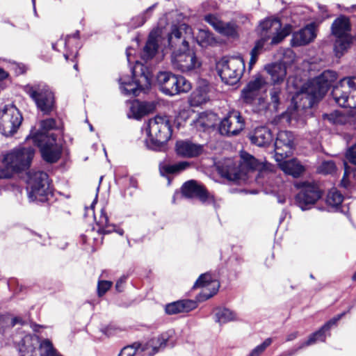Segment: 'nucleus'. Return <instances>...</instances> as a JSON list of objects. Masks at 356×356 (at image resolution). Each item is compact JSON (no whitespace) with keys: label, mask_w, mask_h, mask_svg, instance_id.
I'll return each mask as SVG.
<instances>
[{"label":"nucleus","mask_w":356,"mask_h":356,"mask_svg":"<svg viewBox=\"0 0 356 356\" xmlns=\"http://www.w3.org/2000/svg\"><path fill=\"white\" fill-rule=\"evenodd\" d=\"M193 39L192 29L185 24L173 26L168 36L172 65L182 73H194L201 66L195 52L189 48V42Z\"/></svg>","instance_id":"f257e3e1"},{"label":"nucleus","mask_w":356,"mask_h":356,"mask_svg":"<svg viewBox=\"0 0 356 356\" xmlns=\"http://www.w3.org/2000/svg\"><path fill=\"white\" fill-rule=\"evenodd\" d=\"M280 28L281 23L277 19L266 18L260 22L258 28L260 39L256 41L254 47L250 51L249 70H251L257 63L264 45L269 40H270V44H277L289 34V31L286 29L279 31Z\"/></svg>","instance_id":"f03ea898"},{"label":"nucleus","mask_w":356,"mask_h":356,"mask_svg":"<svg viewBox=\"0 0 356 356\" xmlns=\"http://www.w3.org/2000/svg\"><path fill=\"white\" fill-rule=\"evenodd\" d=\"M146 147L154 151L165 149L172 136V127L167 116L156 115L149 120L147 126Z\"/></svg>","instance_id":"7ed1b4c3"},{"label":"nucleus","mask_w":356,"mask_h":356,"mask_svg":"<svg viewBox=\"0 0 356 356\" xmlns=\"http://www.w3.org/2000/svg\"><path fill=\"white\" fill-rule=\"evenodd\" d=\"M131 72V80L129 77H122L119 82L123 94L136 97L143 90L150 86L152 75L148 69L138 61L136 62Z\"/></svg>","instance_id":"20e7f679"},{"label":"nucleus","mask_w":356,"mask_h":356,"mask_svg":"<svg viewBox=\"0 0 356 356\" xmlns=\"http://www.w3.org/2000/svg\"><path fill=\"white\" fill-rule=\"evenodd\" d=\"M20 356H63L48 339L42 341L35 334L24 336L19 344Z\"/></svg>","instance_id":"39448f33"},{"label":"nucleus","mask_w":356,"mask_h":356,"mask_svg":"<svg viewBox=\"0 0 356 356\" xmlns=\"http://www.w3.org/2000/svg\"><path fill=\"white\" fill-rule=\"evenodd\" d=\"M26 191L30 202H44L50 194L49 176L43 171L31 170L27 173Z\"/></svg>","instance_id":"423d86ee"},{"label":"nucleus","mask_w":356,"mask_h":356,"mask_svg":"<svg viewBox=\"0 0 356 356\" xmlns=\"http://www.w3.org/2000/svg\"><path fill=\"white\" fill-rule=\"evenodd\" d=\"M24 91L35 102L38 109L44 114H49L53 111L55 104L54 94L46 83L40 82L27 84L24 87Z\"/></svg>","instance_id":"0eeeda50"},{"label":"nucleus","mask_w":356,"mask_h":356,"mask_svg":"<svg viewBox=\"0 0 356 356\" xmlns=\"http://www.w3.org/2000/svg\"><path fill=\"white\" fill-rule=\"evenodd\" d=\"M216 69L222 81L232 86L240 81L245 70V63L241 56L223 57L217 63Z\"/></svg>","instance_id":"6e6552de"},{"label":"nucleus","mask_w":356,"mask_h":356,"mask_svg":"<svg viewBox=\"0 0 356 356\" xmlns=\"http://www.w3.org/2000/svg\"><path fill=\"white\" fill-rule=\"evenodd\" d=\"M156 83L160 90L169 96L188 92L191 89V83L185 77L170 72H159L156 75Z\"/></svg>","instance_id":"1a4fd4ad"},{"label":"nucleus","mask_w":356,"mask_h":356,"mask_svg":"<svg viewBox=\"0 0 356 356\" xmlns=\"http://www.w3.org/2000/svg\"><path fill=\"white\" fill-rule=\"evenodd\" d=\"M34 154L35 149L33 147H20L7 154L3 161L8 170L19 172L26 170L30 167Z\"/></svg>","instance_id":"9d476101"},{"label":"nucleus","mask_w":356,"mask_h":356,"mask_svg":"<svg viewBox=\"0 0 356 356\" xmlns=\"http://www.w3.org/2000/svg\"><path fill=\"white\" fill-rule=\"evenodd\" d=\"M33 143L40 147L42 159L48 163H56L60 157L62 147L57 143V136L51 135L36 134L33 137Z\"/></svg>","instance_id":"9b49d317"},{"label":"nucleus","mask_w":356,"mask_h":356,"mask_svg":"<svg viewBox=\"0 0 356 356\" xmlns=\"http://www.w3.org/2000/svg\"><path fill=\"white\" fill-rule=\"evenodd\" d=\"M19 111L13 105H6L0 111V132L10 136L17 132L22 122Z\"/></svg>","instance_id":"f8f14e48"},{"label":"nucleus","mask_w":356,"mask_h":356,"mask_svg":"<svg viewBox=\"0 0 356 356\" xmlns=\"http://www.w3.org/2000/svg\"><path fill=\"white\" fill-rule=\"evenodd\" d=\"M321 197V192L316 184L304 182L296 196V203L302 211L309 210Z\"/></svg>","instance_id":"ddd939ff"},{"label":"nucleus","mask_w":356,"mask_h":356,"mask_svg":"<svg viewBox=\"0 0 356 356\" xmlns=\"http://www.w3.org/2000/svg\"><path fill=\"white\" fill-rule=\"evenodd\" d=\"M323 96L318 94L315 88L308 81L296 93L293 97L296 109H307L312 108Z\"/></svg>","instance_id":"4468645a"},{"label":"nucleus","mask_w":356,"mask_h":356,"mask_svg":"<svg viewBox=\"0 0 356 356\" xmlns=\"http://www.w3.org/2000/svg\"><path fill=\"white\" fill-rule=\"evenodd\" d=\"M245 127V120L237 111H230L220 122L219 132L221 135L233 136L238 135Z\"/></svg>","instance_id":"2eb2a0df"},{"label":"nucleus","mask_w":356,"mask_h":356,"mask_svg":"<svg viewBox=\"0 0 356 356\" xmlns=\"http://www.w3.org/2000/svg\"><path fill=\"white\" fill-rule=\"evenodd\" d=\"M293 134L289 131H280L277 135L275 142V159L281 161L292 154L294 147Z\"/></svg>","instance_id":"dca6fc26"},{"label":"nucleus","mask_w":356,"mask_h":356,"mask_svg":"<svg viewBox=\"0 0 356 356\" xmlns=\"http://www.w3.org/2000/svg\"><path fill=\"white\" fill-rule=\"evenodd\" d=\"M219 286L218 282L210 273H206L199 277L193 288H203L200 296L203 300H207L217 293Z\"/></svg>","instance_id":"f3484780"},{"label":"nucleus","mask_w":356,"mask_h":356,"mask_svg":"<svg viewBox=\"0 0 356 356\" xmlns=\"http://www.w3.org/2000/svg\"><path fill=\"white\" fill-rule=\"evenodd\" d=\"M352 309V307H350L347 312H344L340 314H338L337 316H334L330 321H328L326 323H325L318 331L314 332L312 334L308 339L302 343L301 346H300L298 349H301L305 346H311L314 343H315L317 341H325L326 339V335L325 332L329 331L330 328L335 325L337 323L343 316L345 314L350 311Z\"/></svg>","instance_id":"a211bd4d"},{"label":"nucleus","mask_w":356,"mask_h":356,"mask_svg":"<svg viewBox=\"0 0 356 356\" xmlns=\"http://www.w3.org/2000/svg\"><path fill=\"white\" fill-rule=\"evenodd\" d=\"M181 193L186 197H197L202 202H206L209 198V194L204 187L195 180L185 182L181 187Z\"/></svg>","instance_id":"6ab92c4d"},{"label":"nucleus","mask_w":356,"mask_h":356,"mask_svg":"<svg viewBox=\"0 0 356 356\" xmlns=\"http://www.w3.org/2000/svg\"><path fill=\"white\" fill-rule=\"evenodd\" d=\"M337 79V74L332 70H325L321 75L308 81L315 88L318 94L324 95L332 83Z\"/></svg>","instance_id":"aec40b11"},{"label":"nucleus","mask_w":356,"mask_h":356,"mask_svg":"<svg viewBox=\"0 0 356 356\" xmlns=\"http://www.w3.org/2000/svg\"><path fill=\"white\" fill-rule=\"evenodd\" d=\"M266 81L261 76H257L249 81L242 90L241 97L247 104H252L259 95V90L265 86Z\"/></svg>","instance_id":"412c9836"},{"label":"nucleus","mask_w":356,"mask_h":356,"mask_svg":"<svg viewBox=\"0 0 356 356\" xmlns=\"http://www.w3.org/2000/svg\"><path fill=\"white\" fill-rule=\"evenodd\" d=\"M175 150L177 154L181 157L193 158L203 152L204 146L188 140H179L176 143Z\"/></svg>","instance_id":"4be33fe9"},{"label":"nucleus","mask_w":356,"mask_h":356,"mask_svg":"<svg viewBox=\"0 0 356 356\" xmlns=\"http://www.w3.org/2000/svg\"><path fill=\"white\" fill-rule=\"evenodd\" d=\"M316 37V26L314 23H311L293 33L291 44L294 47L305 45L313 41Z\"/></svg>","instance_id":"5701e85b"},{"label":"nucleus","mask_w":356,"mask_h":356,"mask_svg":"<svg viewBox=\"0 0 356 356\" xmlns=\"http://www.w3.org/2000/svg\"><path fill=\"white\" fill-rule=\"evenodd\" d=\"M250 140L252 143L259 147H266L273 141V134L270 129L265 126L257 127L250 134Z\"/></svg>","instance_id":"b1692460"},{"label":"nucleus","mask_w":356,"mask_h":356,"mask_svg":"<svg viewBox=\"0 0 356 356\" xmlns=\"http://www.w3.org/2000/svg\"><path fill=\"white\" fill-rule=\"evenodd\" d=\"M210 87L209 84L202 81L199 83L197 88L191 93L190 102L192 106H197L207 102L210 99Z\"/></svg>","instance_id":"393cba45"},{"label":"nucleus","mask_w":356,"mask_h":356,"mask_svg":"<svg viewBox=\"0 0 356 356\" xmlns=\"http://www.w3.org/2000/svg\"><path fill=\"white\" fill-rule=\"evenodd\" d=\"M351 24L350 19L345 15H340L332 23L331 26L333 36H350Z\"/></svg>","instance_id":"a878e982"},{"label":"nucleus","mask_w":356,"mask_h":356,"mask_svg":"<svg viewBox=\"0 0 356 356\" xmlns=\"http://www.w3.org/2000/svg\"><path fill=\"white\" fill-rule=\"evenodd\" d=\"M218 170L222 177L229 181H237L240 179L239 170L232 159H227L223 163H219Z\"/></svg>","instance_id":"bb28decb"},{"label":"nucleus","mask_w":356,"mask_h":356,"mask_svg":"<svg viewBox=\"0 0 356 356\" xmlns=\"http://www.w3.org/2000/svg\"><path fill=\"white\" fill-rule=\"evenodd\" d=\"M195 307V302L189 300H183L166 305L165 311L169 315L187 313Z\"/></svg>","instance_id":"cd10ccee"},{"label":"nucleus","mask_w":356,"mask_h":356,"mask_svg":"<svg viewBox=\"0 0 356 356\" xmlns=\"http://www.w3.org/2000/svg\"><path fill=\"white\" fill-rule=\"evenodd\" d=\"M265 70L270 74L273 85L280 86L284 81L286 75V69L278 63H273L265 67Z\"/></svg>","instance_id":"c85d7f7f"},{"label":"nucleus","mask_w":356,"mask_h":356,"mask_svg":"<svg viewBox=\"0 0 356 356\" xmlns=\"http://www.w3.org/2000/svg\"><path fill=\"white\" fill-rule=\"evenodd\" d=\"M280 167L286 174L298 177L304 172L303 165L296 159L278 161Z\"/></svg>","instance_id":"c756f323"},{"label":"nucleus","mask_w":356,"mask_h":356,"mask_svg":"<svg viewBox=\"0 0 356 356\" xmlns=\"http://www.w3.org/2000/svg\"><path fill=\"white\" fill-rule=\"evenodd\" d=\"M334 51L338 58L341 57L350 48L353 42L352 35L350 36H334Z\"/></svg>","instance_id":"7c9ffc66"},{"label":"nucleus","mask_w":356,"mask_h":356,"mask_svg":"<svg viewBox=\"0 0 356 356\" xmlns=\"http://www.w3.org/2000/svg\"><path fill=\"white\" fill-rule=\"evenodd\" d=\"M341 185L347 189L356 186V166H349L346 162H344V173Z\"/></svg>","instance_id":"2f4dec72"},{"label":"nucleus","mask_w":356,"mask_h":356,"mask_svg":"<svg viewBox=\"0 0 356 356\" xmlns=\"http://www.w3.org/2000/svg\"><path fill=\"white\" fill-rule=\"evenodd\" d=\"M158 50V43L154 33H151L141 54L143 60L147 61L152 59Z\"/></svg>","instance_id":"473e14b6"},{"label":"nucleus","mask_w":356,"mask_h":356,"mask_svg":"<svg viewBox=\"0 0 356 356\" xmlns=\"http://www.w3.org/2000/svg\"><path fill=\"white\" fill-rule=\"evenodd\" d=\"M174 334L173 330H168L165 332H163L159 335L158 337H155L152 338L151 342H152V353H157L161 350H163L165 348L167 345V342L169 341L170 337Z\"/></svg>","instance_id":"72a5a7b5"},{"label":"nucleus","mask_w":356,"mask_h":356,"mask_svg":"<svg viewBox=\"0 0 356 356\" xmlns=\"http://www.w3.org/2000/svg\"><path fill=\"white\" fill-rule=\"evenodd\" d=\"M344 86H341L340 81L333 88L332 96L335 102L341 107L348 108L349 96L348 92L343 90Z\"/></svg>","instance_id":"f704fd0d"},{"label":"nucleus","mask_w":356,"mask_h":356,"mask_svg":"<svg viewBox=\"0 0 356 356\" xmlns=\"http://www.w3.org/2000/svg\"><path fill=\"white\" fill-rule=\"evenodd\" d=\"M189 166V163L187 161H181L176 164H160L159 171L162 176H165L170 174H176Z\"/></svg>","instance_id":"c9c22d12"},{"label":"nucleus","mask_w":356,"mask_h":356,"mask_svg":"<svg viewBox=\"0 0 356 356\" xmlns=\"http://www.w3.org/2000/svg\"><path fill=\"white\" fill-rule=\"evenodd\" d=\"M343 200V195L336 189L330 190L326 197L327 205L336 210L341 206Z\"/></svg>","instance_id":"e433bc0d"},{"label":"nucleus","mask_w":356,"mask_h":356,"mask_svg":"<svg viewBox=\"0 0 356 356\" xmlns=\"http://www.w3.org/2000/svg\"><path fill=\"white\" fill-rule=\"evenodd\" d=\"M56 121L53 118H48V119L42 120L40 122V129L35 133L31 132V136H28L26 138V140L31 139L33 140V137L34 136H35L36 134H42L44 135H48L47 132L49 130L54 129L56 127Z\"/></svg>","instance_id":"4c0bfd02"},{"label":"nucleus","mask_w":356,"mask_h":356,"mask_svg":"<svg viewBox=\"0 0 356 356\" xmlns=\"http://www.w3.org/2000/svg\"><path fill=\"white\" fill-rule=\"evenodd\" d=\"M236 318V314L227 308L218 309L216 312V321L219 323H226L234 321Z\"/></svg>","instance_id":"58836bf2"},{"label":"nucleus","mask_w":356,"mask_h":356,"mask_svg":"<svg viewBox=\"0 0 356 356\" xmlns=\"http://www.w3.org/2000/svg\"><path fill=\"white\" fill-rule=\"evenodd\" d=\"M237 26L233 22H223L220 24L218 32L226 36L236 37L237 35Z\"/></svg>","instance_id":"ea45409f"},{"label":"nucleus","mask_w":356,"mask_h":356,"mask_svg":"<svg viewBox=\"0 0 356 356\" xmlns=\"http://www.w3.org/2000/svg\"><path fill=\"white\" fill-rule=\"evenodd\" d=\"M156 6V3L152 5V6L147 8L144 13L132 18L130 22V26L134 29H136L143 25L147 19L146 15L152 12Z\"/></svg>","instance_id":"a19ab883"},{"label":"nucleus","mask_w":356,"mask_h":356,"mask_svg":"<svg viewBox=\"0 0 356 356\" xmlns=\"http://www.w3.org/2000/svg\"><path fill=\"white\" fill-rule=\"evenodd\" d=\"M99 225L98 232L100 234H106L112 232V230L110 229L111 226L108 225V217L106 213L103 211H101V215L99 216V220L97 222Z\"/></svg>","instance_id":"79ce46f5"},{"label":"nucleus","mask_w":356,"mask_h":356,"mask_svg":"<svg viewBox=\"0 0 356 356\" xmlns=\"http://www.w3.org/2000/svg\"><path fill=\"white\" fill-rule=\"evenodd\" d=\"M213 40L212 33L205 30H200L197 37V42L202 47L211 44Z\"/></svg>","instance_id":"37998d69"},{"label":"nucleus","mask_w":356,"mask_h":356,"mask_svg":"<svg viewBox=\"0 0 356 356\" xmlns=\"http://www.w3.org/2000/svg\"><path fill=\"white\" fill-rule=\"evenodd\" d=\"M336 170V165L332 161H325L317 168L318 172L323 175H332Z\"/></svg>","instance_id":"c03bdc74"},{"label":"nucleus","mask_w":356,"mask_h":356,"mask_svg":"<svg viewBox=\"0 0 356 356\" xmlns=\"http://www.w3.org/2000/svg\"><path fill=\"white\" fill-rule=\"evenodd\" d=\"M282 93V88L280 86L277 85H273V88L270 90V100L275 109H277L280 104V99Z\"/></svg>","instance_id":"a18cd8bd"},{"label":"nucleus","mask_w":356,"mask_h":356,"mask_svg":"<svg viewBox=\"0 0 356 356\" xmlns=\"http://www.w3.org/2000/svg\"><path fill=\"white\" fill-rule=\"evenodd\" d=\"M241 157L243 160L244 165L248 168L250 170H256L260 168V163L252 155L245 153L242 154Z\"/></svg>","instance_id":"49530a36"},{"label":"nucleus","mask_w":356,"mask_h":356,"mask_svg":"<svg viewBox=\"0 0 356 356\" xmlns=\"http://www.w3.org/2000/svg\"><path fill=\"white\" fill-rule=\"evenodd\" d=\"M323 119L327 120L329 122L334 124H343L346 121L345 117L337 111L330 114H324Z\"/></svg>","instance_id":"de8ad7c7"},{"label":"nucleus","mask_w":356,"mask_h":356,"mask_svg":"<svg viewBox=\"0 0 356 356\" xmlns=\"http://www.w3.org/2000/svg\"><path fill=\"white\" fill-rule=\"evenodd\" d=\"M272 341L273 340L271 338H267L261 344L256 346L248 356H260L266 348L271 344Z\"/></svg>","instance_id":"09e8293b"},{"label":"nucleus","mask_w":356,"mask_h":356,"mask_svg":"<svg viewBox=\"0 0 356 356\" xmlns=\"http://www.w3.org/2000/svg\"><path fill=\"white\" fill-rule=\"evenodd\" d=\"M140 346V343H134L131 346L124 347L118 356H134L136 354H138L137 348Z\"/></svg>","instance_id":"8fccbe9b"},{"label":"nucleus","mask_w":356,"mask_h":356,"mask_svg":"<svg viewBox=\"0 0 356 356\" xmlns=\"http://www.w3.org/2000/svg\"><path fill=\"white\" fill-rule=\"evenodd\" d=\"M152 342L149 339L145 343H140V346L137 348L138 354H140L141 356H153L156 353H152Z\"/></svg>","instance_id":"3c124183"},{"label":"nucleus","mask_w":356,"mask_h":356,"mask_svg":"<svg viewBox=\"0 0 356 356\" xmlns=\"http://www.w3.org/2000/svg\"><path fill=\"white\" fill-rule=\"evenodd\" d=\"M112 282L109 281H99L97 284V293L99 297L104 295L106 291L111 287Z\"/></svg>","instance_id":"603ef678"},{"label":"nucleus","mask_w":356,"mask_h":356,"mask_svg":"<svg viewBox=\"0 0 356 356\" xmlns=\"http://www.w3.org/2000/svg\"><path fill=\"white\" fill-rule=\"evenodd\" d=\"M204 20L209 23L213 28L217 31L220 24H222L221 20H220L216 16L213 15H207L204 17Z\"/></svg>","instance_id":"864d4df0"},{"label":"nucleus","mask_w":356,"mask_h":356,"mask_svg":"<svg viewBox=\"0 0 356 356\" xmlns=\"http://www.w3.org/2000/svg\"><path fill=\"white\" fill-rule=\"evenodd\" d=\"M341 86L348 85V88L353 91L356 90V76L344 77L340 80Z\"/></svg>","instance_id":"5fc2aeb1"},{"label":"nucleus","mask_w":356,"mask_h":356,"mask_svg":"<svg viewBox=\"0 0 356 356\" xmlns=\"http://www.w3.org/2000/svg\"><path fill=\"white\" fill-rule=\"evenodd\" d=\"M346 158L350 163L356 165V143L347 149Z\"/></svg>","instance_id":"6e6d98bb"},{"label":"nucleus","mask_w":356,"mask_h":356,"mask_svg":"<svg viewBox=\"0 0 356 356\" xmlns=\"http://www.w3.org/2000/svg\"><path fill=\"white\" fill-rule=\"evenodd\" d=\"M138 106L139 110L138 116L145 115L152 110V108H147L150 106L146 102L140 103L138 104Z\"/></svg>","instance_id":"4d7b16f0"},{"label":"nucleus","mask_w":356,"mask_h":356,"mask_svg":"<svg viewBox=\"0 0 356 356\" xmlns=\"http://www.w3.org/2000/svg\"><path fill=\"white\" fill-rule=\"evenodd\" d=\"M127 277L125 276H123L120 277L116 282L115 288L116 290L118 291H122L123 289L124 284L125 283Z\"/></svg>","instance_id":"13d9d810"},{"label":"nucleus","mask_w":356,"mask_h":356,"mask_svg":"<svg viewBox=\"0 0 356 356\" xmlns=\"http://www.w3.org/2000/svg\"><path fill=\"white\" fill-rule=\"evenodd\" d=\"M79 31H76L72 35H67L66 37V38L65 39L64 42H63L65 46V47L67 46V44H68V42L70 41V39L71 38H74L77 39V38H79Z\"/></svg>","instance_id":"bf43d9fd"},{"label":"nucleus","mask_w":356,"mask_h":356,"mask_svg":"<svg viewBox=\"0 0 356 356\" xmlns=\"http://www.w3.org/2000/svg\"><path fill=\"white\" fill-rule=\"evenodd\" d=\"M103 332L107 336H111L114 334V330L108 326L103 330Z\"/></svg>","instance_id":"052dcab7"},{"label":"nucleus","mask_w":356,"mask_h":356,"mask_svg":"<svg viewBox=\"0 0 356 356\" xmlns=\"http://www.w3.org/2000/svg\"><path fill=\"white\" fill-rule=\"evenodd\" d=\"M110 229L112 230V232H115L120 236H122L124 234V230L121 228H118L116 229L114 225H111Z\"/></svg>","instance_id":"680f3d73"},{"label":"nucleus","mask_w":356,"mask_h":356,"mask_svg":"<svg viewBox=\"0 0 356 356\" xmlns=\"http://www.w3.org/2000/svg\"><path fill=\"white\" fill-rule=\"evenodd\" d=\"M8 177V172L0 168V179L7 178Z\"/></svg>","instance_id":"e2e57ef3"},{"label":"nucleus","mask_w":356,"mask_h":356,"mask_svg":"<svg viewBox=\"0 0 356 356\" xmlns=\"http://www.w3.org/2000/svg\"><path fill=\"white\" fill-rule=\"evenodd\" d=\"M298 336L297 332H293L287 336L286 341H290L295 339Z\"/></svg>","instance_id":"0e129e2a"},{"label":"nucleus","mask_w":356,"mask_h":356,"mask_svg":"<svg viewBox=\"0 0 356 356\" xmlns=\"http://www.w3.org/2000/svg\"><path fill=\"white\" fill-rule=\"evenodd\" d=\"M8 76V74L3 69L0 68V80L4 79Z\"/></svg>","instance_id":"69168bd1"},{"label":"nucleus","mask_w":356,"mask_h":356,"mask_svg":"<svg viewBox=\"0 0 356 356\" xmlns=\"http://www.w3.org/2000/svg\"><path fill=\"white\" fill-rule=\"evenodd\" d=\"M298 350V348L296 350H292L290 352H289L288 353H283V354L280 355V356H292L296 353V352Z\"/></svg>","instance_id":"338daca9"},{"label":"nucleus","mask_w":356,"mask_h":356,"mask_svg":"<svg viewBox=\"0 0 356 356\" xmlns=\"http://www.w3.org/2000/svg\"><path fill=\"white\" fill-rule=\"evenodd\" d=\"M197 123L200 124V125L203 126V127H209V125L207 124H205L204 122V117L202 115H201L197 121Z\"/></svg>","instance_id":"774afa93"}]
</instances>
